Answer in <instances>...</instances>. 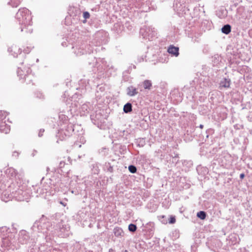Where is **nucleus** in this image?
<instances>
[{
	"instance_id": "obj_1",
	"label": "nucleus",
	"mask_w": 252,
	"mask_h": 252,
	"mask_svg": "<svg viewBox=\"0 0 252 252\" xmlns=\"http://www.w3.org/2000/svg\"><path fill=\"white\" fill-rule=\"evenodd\" d=\"M15 18L20 25L21 32L30 33L32 32V18L31 12L28 9L25 7L19 9Z\"/></svg>"
},
{
	"instance_id": "obj_2",
	"label": "nucleus",
	"mask_w": 252,
	"mask_h": 252,
	"mask_svg": "<svg viewBox=\"0 0 252 252\" xmlns=\"http://www.w3.org/2000/svg\"><path fill=\"white\" fill-rule=\"evenodd\" d=\"M9 191H11V197L15 198L18 201H28L31 197L32 192L31 189L28 188L26 183L19 184L18 183L16 186L15 184H11L9 187Z\"/></svg>"
},
{
	"instance_id": "obj_3",
	"label": "nucleus",
	"mask_w": 252,
	"mask_h": 252,
	"mask_svg": "<svg viewBox=\"0 0 252 252\" xmlns=\"http://www.w3.org/2000/svg\"><path fill=\"white\" fill-rule=\"evenodd\" d=\"M51 227L50 223L43 218L34 223L32 229L34 231L41 232L46 236H50L54 234L52 230L50 231Z\"/></svg>"
},
{
	"instance_id": "obj_4",
	"label": "nucleus",
	"mask_w": 252,
	"mask_h": 252,
	"mask_svg": "<svg viewBox=\"0 0 252 252\" xmlns=\"http://www.w3.org/2000/svg\"><path fill=\"white\" fill-rule=\"evenodd\" d=\"M140 34L143 38L151 40L156 36L157 32L154 28L146 26L140 29Z\"/></svg>"
},
{
	"instance_id": "obj_5",
	"label": "nucleus",
	"mask_w": 252,
	"mask_h": 252,
	"mask_svg": "<svg viewBox=\"0 0 252 252\" xmlns=\"http://www.w3.org/2000/svg\"><path fill=\"white\" fill-rule=\"evenodd\" d=\"M14 235L12 233H9L7 236H5V234H4L1 238V242L0 243V246L7 250L11 249L12 245L14 242Z\"/></svg>"
},
{
	"instance_id": "obj_6",
	"label": "nucleus",
	"mask_w": 252,
	"mask_h": 252,
	"mask_svg": "<svg viewBox=\"0 0 252 252\" xmlns=\"http://www.w3.org/2000/svg\"><path fill=\"white\" fill-rule=\"evenodd\" d=\"M31 70L30 67H24L22 68V67H18L17 73L18 76H19L20 79H24L25 81L27 80V81H31Z\"/></svg>"
},
{
	"instance_id": "obj_7",
	"label": "nucleus",
	"mask_w": 252,
	"mask_h": 252,
	"mask_svg": "<svg viewBox=\"0 0 252 252\" xmlns=\"http://www.w3.org/2000/svg\"><path fill=\"white\" fill-rule=\"evenodd\" d=\"M84 45H76L75 47H73L74 53L77 56H81L85 53L91 54L94 51L93 48L91 45L87 46V49H84Z\"/></svg>"
},
{
	"instance_id": "obj_8",
	"label": "nucleus",
	"mask_w": 252,
	"mask_h": 252,
	"mask_svg": "<svg viewBox=\"0 0 252 252\" xmlns=\"http://www.w3.org/2000/svg\"><path fill=\"white\" fill-rule=\"evenodd\" d=\"M174 9L180 13L185 9V2L184 0H175L174 3Z\"/></svg>"
},
{
	"instance_id": "obj_9",
	"label": "nucleus",
	"mask_w": 252,
	"mask_h": 252,
	"mask_svg": "<svg viewBox=\"0 0 252 252\" xmlns=\"http://www.w3.org/2000/svg\"><path fill=\"white\" fill-rule=\"evenodd\" d=\"M95 66L98 70L100 72L109 67V65H107V62L104 59L101 58L96 59Z\"/></svg>"
},
{
	"instance_id": "obj_10",
	"label": "nucleus",
	"mask_w": 252,
	"mask_h": 252,
	"mask_svg": "<svg viewBox=\"0 0 252 252\" xmlns=\"http://www.w3.org/2000/svg\"><path fill=\"white\" fill-rule=\"evenodd\" d=\"M73 127L74 126L72 124H68L64 127H63V128L59 131V133L60 134L63 133L66 136H69L74 131Z\"/></svg>"
},
{
	"instance_id": "obj_11",
	"label": "nucleus",
	"mask_w": 252,
	"mask_h": 252,
	"mask_svg": "<svg viewBox=\"0 0 252 252\" xmlns=\"http://www.w3.org/2000/svg\"><path fill=\"white\" fill-rule=\"evenodd\" d=\"M30 237L28 233L25 230H21L19 234V242L22 244H27Z\"/></svg>"
},
{
	"instance_id": "obj_12",
	"label": "nucleus",
	"mask_w": 252,
	"mask_h": 252,
	"mask_svg": "<svg viewBox=\"0 0 252 252\" xmlns=\"http://www.w3.org/2000/svg\"><path fill=\"white\" fill-rule=\"evenodd\" d=\"M9 52L14 57H17L21 54V49L17 45H13L8 49Z\"/></svg>"
},
{
	"instance_id": "obj_13",
	"label": "nucleus",
	"mask_w": 252,
	"mask_h": 252,
	"mask_svg": "<svg viewBox=\"0 0 252 252\" xmlns=\"http://www.w3.org/2000/svg\"><path fill=\"white\" fill-rule=\"evenodd\" d=\"M64 222L61 220L58 222H54L56 223L55 229L59 230L61 231H63L64 230H67L68 228V227L65 224H64Z\"/></svg>"
},
{
	"instance_id": "obj_14",
	"label": "nucleus",
	"mask_w": 252,
	"mask_h": 252,
	"mask_svg": "<svg viewBox=\"0 0 252 252\" xmlns=\"http://www.w3.org/2000/svg\"><path fill=\"white\" fill-rule=\"evenodd\" d=\"M230 79L229 78H224L222 79L220 83V89L224 88H228L230 87Z\"/></svg>"
},
{
	"instance_id": "obj_15",
	"label": "nucleus",
	"mask_w": 252,
	"mask_h": 252,
	"mask_svg": "<svg viewBox=\"0 0 252 252\" xmlns=\"http://www.w3.org/2000/svg\"><path fill=\"white\" fill-rule=\"evenodd\" d=\"M89 107L88 104L84 103L79 108V112L81 115H85L89 113Z\"/></svg>"
},
{
	"instance_id": "obj_16",
	"label": "nucleus",
	"mask_w": 252,
	"mask_h": 252,
	"mask_svg": "<svg viewBox=\"0 0 252 252\" xmlns=\"http://www.w3.org/2000/svg\"><path fill=\"white\" fill-rule=\"evenodd\" d=\"M0 131L5 134L10 131V126L5 124V121L0 123Z\"/></svg>"
},
{
	"instance_id": "obj_17",
	"label": "nucleus",
	"mask_w": 252,
	"mask_h": 252,
	"mask_svg": "<svg viewBox=\"0 0 252 252\" xmlns=\"http://www.w3.org/2000/svg\"><path fill=\"white\" fill-rule=\"evenodd\" d=\"M114 235L118 238H122L124 235V232L123 229L119 227H116L113 229Z\"/></svg>"
},
{
	"instance_id": "obj_18",
	"label": "nucleus",
	"mask_w": 252,
	"mask_h": 252,
	"mask_svg": "<svg viewBox=\"0 0 252 252\" xmlns=\"http://www.w3.org/2000/svg\"><path fill=\"white\" fill-rule=\"evenodd\" d=\"M168 52L173 56L177 57L179 54V48L171 45L168 49Z\"/></svg>"
},
{
	"instance_id": "obj_19",
	"label": "nucleus",
	"mask_w": 252,
	"mask_h": 252,
	"mask_svg": "<svg viewBox=\"0 0 252 252\" xmlns=\"http://www.w3.org/2000/svg\"><path fill=\"white\" fill-rule=\"evenodd\" d=\"M127 94L130 96H133L138 94L137 89L132 86L128 87L127 89Z\"/></svg>"
},
{
	"instance_id": "obj_20",
	"label": "nucleus",
	"mask_w": 252,
	"mask_h": 252,
	"mask_svg": "<svg viewBox=\"0 0 252 252\" xmlns=\"http://www.w3.org/2000/svg\"><path fill=\"white\" fill-rule=\"evenodd\" d=\"M5 174L10 178L15 177L17 174L16 170L12 167L7 168L5 170Z\"/></svg>"
},
{
	"instance_id": "obj_21",
	"label": "nucleus",
	"mask_w": 252,
	"mask_h": 252,
	"mask_svg": "<svg viewBox=\"0 0 252 252\" xmlns=\"http://www.w3.org/2000/svg\"><path fill=\"white\" fill-rule=\"evenodd\" d=\"M9 233H11L9 229L6 226H3L0 228V235H1V238L3 237L4 234L5 236H7Z\"/></svg>"
},
{
	"instance_id": "obj_22",
	"label": "nucleus",
	"mask_w": 252,
	"mask_h": 252,
	"mask_svg": "<svg viewBox=\"0 0 252 252\" xmlns=\"http://www.w3.org/2000/svg\"><path fill=\"white\" fill-rule=\"evenodd\" d=\"M7 4L13 7H17L21 2V0H7Z\"/></svg>"
},
{
	"instance_id": "obj_23",
	"label": "nucleus",
	"mask_w": 252,
	"mask_h": 252,
	"mask_svg": "<svg viewBox=\"0 0 252 252\" xmlns=\"http://www.w3.org/2000/svg\"><path fill=\"white\" fill-rule=\"evenodd\" d=\"M143 85L145 89L150 90L151 89L152 83L150 80H145L143 81Z\"/></svg>"
},
{
	"instance_id": "obj_24",
	"label": "nucleus",
	"mask_w": 252,
	"mask_h": 252,
	"mask_svg": "<svg viewBox=\"0 0 252 252\" xmlns=\"http://www.w3.org/2000/svg\"><path fill=\"white\" fill-rule=\"evenodd\" d=\"M221 32L223 33L228 34L231 32V26L228 24L224 25L221 28Z\"/></svg>"
},
{
	"instance_id": "obj_25",
	"label": "nucleus",
	"mask_w": 252,
	"mask_h": 252,
	"mask_svg": "<svg viewBox=\"0 0 252 252\" xmlns=\"http://www.w3.org/2000/svg\"><path fill=\"white\" fill-rule=\"evenodd\" d=\"M124 111L126 113H128L132 111V105L130 103L128 102L126 103L123 108Z\"/></svg>"
},
{
	"instance_id": "obj_26",
	"label": "nucleus",
	"mask_w": 252,
	"mask_h": 252,
	"mask_svg": "<svg viewBox=\"0 0 252 252\" xmlns=\"http://www.w3.org/2000/svg\"><path fill=\"white\" fill-rule=\"evenodd\" d=\"M8 113L3 111H0V123L3 122V121L6 118Z\"/></svg>"
},
{
	"instance_id": "obj_27",
	"label": "nucleus",
	"mask_w": 252,
	"mask_h": 252,
	"mask_svg": "<svg viewBox=\"0 0 252 252\" xmlns=\"http://www.w3.org/2000/svg\"><path fill=\"white\" fill-rule=\"evenodd\" d=\"M197 217L201 220H204L206 217V213L204 211H199L197 214Z\"/></svg>"
},
{
	"instance_id": "obj_28",
	"label": "nucleus",
	"mask_w": 252,
	"mask_h": 252,
	"mask_svg": "<svg viewBox=\"0 0 252 252\" xmlns=\"http://www.w3.org/2000/svg\"><path fill=\"white\" fill-rule=\"evenodd\" d=\"M137 226L135 224L131 223L128 225V230L129 231L134 232L136 230Z\"/></svg>"
},
{
	"instance_id": "obj_29",
	"label": "nucleus",
	"mask_w": 252,
	"mask_h": 252,
	"mask_svg": "<svg viewBox=\"0 0 252 252\" xmlns=\"http://www.w3.org/2000/svg\"><path fill=\"white\" fill-rule=\"evenodd\" d=\"M128 170L131 173H134L136 172L137 169L135 166L131 165L128 166Z\"/></svg>"
},
{
	"instance_id": "obj_30",
	"label": "nucleus",
	"mask_w": 252,
	"mask_h": 252,
	"mask_svg": "<svg viewBox=\"0 0 252 252\" xmlns=\"http://www.w3.org/2000/svg\"><path fill=\"white\" fill-rule=\"evenodd\" d=\"M175 221H176V219H175V217L171 216L170 217L169 223H171V224H173V223H174L175 222Z\"/></svg>"
},
{
	"instance_id": "obj_31",
	"label": "nucleus",
	"mask_w": 252,
	"mask_h": 252,
	"mask_svg": "<svg viewBox=\"0 0 252 252\" xmlns=\"http://www.w3.org/2000/svg\"><path fill=\"white\" fill-rule=\"evenodd\" d=\"M47 189H48L45 188V189H40L39 191H38V190H37V193H38L39 194H43V193L46 192V191H45V190L47 191Z\"/></svg>"
},
{
	"instance_id": "obj_32",
	"label": "nucleus",
	"mask_w": 252,
	"mask_h": 252,
	"mask_svg": "<svg viewBox=\"0 0 252 252\" xmlns=\"http://www.w3.org/2000/svg\"><path fill=\"white\" fill-rule=\"evenodd\" d=\"M83 17L85 19H88L90 17V13L88 12H84L83 13Z\"/></svg>"
},
{
	"instance_id": "obj_33",
	"label": "nucleus",
	"mask_w": 252,
	"mask_h": 252,
	"mask_svg": "<svg viewBox=\"0 0 252 252\" xmlns=\"http://www.w3.org/2000/svg\"><path fill=\"white\" fill-rule=\"evenodd\" d=\"M36 96H37V97H38L39 98H44V95L42 94V93L41 92H37L36 93Z\"/></svg>"
},
{
	"instance_id": "obj_34",
	"label": "nucleus",
	"mask_w": 252,
	"mask_h": 252,
	"mask_svg": "<svg viewBox=\"0 0 252 252\" xmlns=\"http://www.w3.org/2000/svg\"><path fill=\"white\" fill-rule=\"evenodd\" d=\"M65 163L64 161H60V164H59V167L60 168L63 167L65 165Z\"/></svg>"
},
{
	"instance_id": "obj_35",
	"label": "nucleus",
	"mask_w": 252,
	"mask_h": 252,
	"mask_svg": "<svg viewBox=\"0 0 252 252\" xmlns=\"http://www.w3.org/2000/svg\"><path fill=\"white\" fill-rule=\"evenodd\" d=\"M108 165H109V167L107 168V170L110 172H112L113 169V167L111 166L109 163H108Z\"/></svg>"
},
{
	"instance_id": "obj_36",
	"label": "nucleus",
	"mask_w": 252,
	"mask_h": 252,
	"mask_svg": "<svg viewBox=\"0 0 252 252\" xmlns=\"http://www.w3.org/2000/svg\"><path fill=\"white\" fill-rule=\"evenodd\" d=\"M44 130L43 129H41L39 131V133H38V136L39 137H41L42 136V135H43V133L44 132Z\"/></svg>"
},
{
	"instance_id": "obj_37",
	"label": "nucleus",
	"mask_w": 252,
	"mask_h": 252,
	"mask_svg": "<svg viewBox=\"0 0 252 252\" xmlns=\"http://www.w3.org/2000/svg\"><path fill=\"white\" fill-rule=\"evenodd\" d=\"M19 155V153L17 152H14L13 154V156H15V157H18Z\"/></svg>"
},
{
	"instance_id": "obj_38",
	"label": "nucleus",
	"mask_w": 252,
	"mask_h": 252,
	"mask_svg": "<svg viewBox=\"0 0 252 252\" xmlns=\"http://www.w3.org/2000/svg\"><path fill=\"white\" fill-rule=\"evenodd\" d=\"M143 61H144V58H143V57H141L140 58L138 59V62H141Z\"/></svg>"
},
{
	"instance_id": "obj_39",
	"label": "nucleus",
	"mask_w": 252,
	"mask_h": 252,
	"mask_svg": "<svg viewBox=\"0 0 252 252\" xmlns=\"http://www.w3.org/2000/svg\"><path fill=\"white\" fill-rule=\"evenodd\" d=\"M244 176H245L244 174V173H242V174H240V178L241 179H243V178H244Z\"/></svg>"
},
{
	"instance_id": "obj_40",
	"label": "nucleus",
	"mask_w": 252,
	"mask_h": 252,
	"mask_svg": "<svg viewBox=\"0 0 252 252\" xmlns=\"http://www.w3.org/2000/svg\"><path fill=\"white\" fill-rule=\"evenodd\" d=\"M24 52L25 53H29V52H30V50H27L26 49H24Z\"/></svg>"
},
{
	"instance_id": "obj_41",
	"label": "nucleus",
	"mask_w": 252,
	"mask_h": 252,
	"mask_svg": "<svg viewBox=\"0 0 252 252\" xmlns=\"http://www.w3.org/2000/svg\"><path fill=\"white\" fill-rule=\"evenodd\" d=\"M60 203L62 204L63 206H65L66 204V203H63L62 201H60Z\"/></svg>"
},
{
	"instance_id": "obj_42",
	"label": "nucleus",
	"mask_w": 252,
	"mask_h": 252,
	"mask_svg": "<svg viewBox=\"0 0 252 252\" xmlns=\"http://www.w3.org/2000/svg\"><path fill=\"white\" fill-rule=\"evenodd\" d=\"M62 45H63V46H64L65 45V46L66 45V43H65V42H63V43H62Z\"/></svg>"
},
{
	"instance_id": "obj_43",
	"label": "nucleus",
	"mask_w": 252,
	"mask_h": 252,
	"mask_svg": "<svg viewBox=\"0 0 252 252\" xmlns=\"http://www.w3.org/2000/svg\"><path fill=\"white\" fill-rule=\"evenodd\" d=\"M199 127H200V128H202L203 127V125H200L199 126Z\"/></svg>"
},
{
	"instance_id": "obj_44",
	"label": "nucleus",
	"mask_w": 252,
	"mask_h": 252,
	"mask_svg": "<svg viewBox=\"0 0 252 252\" xmlns=\"http://www.w3.org/2000/svg\"><path fill=\"white\" fill-rule=\"evenodd\" d=\"M113 251V250L112 249H110L109 250V252H111Z\"/></svg>"
},
{
	"instance_id": "obj_45",
	"label": "nucleus",
	"mask_w": 252,
	"mask_h": 252,
	"mask_svg": "<svg viewBox=\"0 0 252 252\" xmlns=\"http://www.w3.org/2000/svg\"><path fill=\"white\" fill-rule=\"evenodd\" d=\"M99 45V44L96 43V45H95V46H98V45Z\"/></svg>"
},
{
	"instance_id": "obj_46",
	"label": "nucleus",
	"mask_w": 252,
	"mask_h": 252,
	"mask_svg": "<svg viewBox=\"0 0 252 252\" xmlns=\"http://www.w3.org/2000/svg\"><path fill=\"white\" fill-rule=\"evenodd\" d=\"M125 252H128L127 251H126Z\"/></svg>"
}]
</instances>
